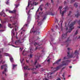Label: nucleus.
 <instances>
[{"instance_id":"f257e3e1","label":"nucleus","mask_w":80,"mask_h":80,"mask_svg":"<svg viewBox=\"0 0 80 80\" xmlns=\"http://www.w3.org/2000/svg\"><path fill=\"white\" fill-rule=\"evenodd\" d=\"M78 52H77V50L76 51H75L74 54H72L71 55H70V52H68V57H64L63 58V59L65 60V59H66V58H72L73 57V58H74L75 56H74V55H75V56H77V58H78Z\"/></svg>"},{"instance_id":"f03ea898","label":"nucleus","mask_w":80,"mask_h":80,"mask_svg":"<svg viewBox=\"0 0 80 80\" xmlns=\"http://www.w3.org/2000/svg\"><path fill=\"white\" fill-rule=\"evenodd\" d=\"M62 8L61 7H60L59 8V9L60 10V13L62 14V16H63L64 14L67 11V10H68V6H65L64 8V11H63V12L62 11Z\"/></svg>"},{"instance_id":"7ed1b4c3","label":"nucleus","mask_w":80,"mask_h":80,"mask_svg":"<svg viewBox=\"0 0 80 80\" xmlns=\"http://www.w3.org/2000/svg\"><path fill=\"white\" fill-rule=\"evenodd\" d=\"M76 22V21H75L73 22H72L70 25H69L70 29L68 32H71V31L72 30V29H74V28L73 26L74 24H75Z\"/></svg>"},{"instance_id":"20e7f679","label":"nucleus","mask_w":80,"mask_h":80,"mask_svg":"<svg viewBox=\"0 0 80 80\" xmlns=\"http://www.w3.org/2000/svg\"><path fill=\"white\" fill-rule=\"evenodd\" d=\"M3 67H4V71H3L2 72V74H4V73H5V75H7L6 72L7 71L6 67H8V65L7 64H5V65H2L1 66V69H3Z\"/></svg>"},{"instance_id":"39448f33","label":"nucleus","mask_w":80,"mask_h":80,"mask_svg":"<svg viewBox=\"0 0 80 80\" xmlns=\"http://www.w3.org/2000/svg\"><path fill=\"white\" fill-rule=\"evenodd\" d=\"M32 29H33L32 28L31 29V32H33V33H34V34H35V33H36V35H39V34H40V31H39V30H36V31H33V30H32Z\"/></svg>"},{"instance_id":"423d86ee","label":"nucleus","mask_w":80,"mask_h":80,"mask_svg":"<svg viewBox=\"0 0 80 80\" xmlns=\"http://www.w3.org/2000/svg\"><path fill=\"white\" fill-rule=\"evenodd\" d=\"M71 62V61L70 60H67L65 61H63L62 65H66L68 64V62Z\"/></svg>"},{"instance_id":"0eeeda50","label":"nucleus","mask_w":80,"mask_h":80,"mask_svg":"<svg viewBox=\"0 0 80 80\" xmlns=\"http://www.w3.org/2000/svg\"><path fill=\"white\" fill-rule=\"evenodd\" d=\"M69 38H68L67 41H66L65 43H66V47H68V45H69V43H70V42L71 41V40H69Z\"/></svg>"},{"instance_id":"6e6552de","label":"nucleus","mask_w":80,"mask_h":80,"mask_svg":"<svg viewBox=\"0 0 80 80\" xmlns=\"http://www.w3.org/2000/svg\"><path fill=\"white\" fill-rule=\"evenodd\" d=\"M60 68V66H58L56 68H53V67H51V68H53V70H54V72H56V71H57V70H58V69H59Z\"/></svg>"},{"instance_id":"1a4fd4ad","label":"nucleus","mask_w":80,"mask_h":80,"mask_svg":"<svg viewBox=\"0 0 80 80\" xmlns=\"http://www.w3.org/2000/svg\"><path fill=\"white\" fill-rule=\"evenodd\" d=\"M67 34L68 32H66V33L65 34H63L62 36V39H65V38H66L67 36Z\"/></svg>"},{"instance_id":"9d476101","label":"nucleus","mask_w":80,"mask_h":80,"mask_svg":"<svg viewBox=\"0 0 80 80\" xmlns=\"http://www.w3.org/2000/svg\"><path fill=\"white\" fill-rule=\"evenodd\" d=\"M20 43H22V42H21L20 40H17L15 42V44L16 45H17L18 44H19Z\"/></svg>"},{"instance_id":"9b49d317","label":"nucleus","mask_w":80,"mask_h":80,"mask_svg":"<svg viewBox=\"0 0 80 80\" xmlns=\"http://www.w3.org/2000/svg\"><path fill=\"white\" fill-rule=\"evenodd\" d=\"M0 15H1V16H2V15H4L3 17H5L6 16L5 12H3V11H2V12H0Z\"/></svg>"},{"instance_id":"f8f14e48","label":"nucleus","mask_w":80,"mask_h":80,"mask_svg":"<svg viewBox=\"0 0 80 80\" xmlns=\"http://www.w3.org/2000/svg\"><path fill=\"white\" fill-rule=\"evenodd\" d=\"M61 60V58H60V59H59L56 62H55L53 64H56V63H57V64L58 63H59L60 62Z\"/></svg>"},{"instance_id":"ddd939ff","label":"nucleus","mask_w":80,"mask_h":80,"mask_svg":"<svg viewBox=\"0 0 80 80\" xmlns=\"http://www.w3.org/2000/svg\"><path fill=\"white\" fill-rule=\"evenodd\" d=\"M16 10H13V11H9V13H16Z\"/></svg>"},{"instance_id":"4468645a","label":"nucleus","mask_w":80,"mask_h":80,"mask_svg":"<svg viewBox=\"0 0 80 80\" xmlns=\"http://www.w3.org/2000/svg\"><path fill=\"white\" fill-rule=\"evenodd\" d=\"M28 66H26V67H24V69H25V70H30V68H28Z\"/></svg>"},{"instance_id":"2eb2a0df","label":"nucleus","mask_w":80,"mask_h":80,"mask_svg":"<svg viewBox=\"0 0 80 80\" xmlns=\"http://www.w3.org/2000/svg\"><path fill=\"white\" fill-rule=\"evenodd\" d=\"M77 12V14H76L75 15V16L77 18H78V17L79 16H80V14L79 13V12H78V11Z\"/></svg>"},{"instance_id":"dca6fc26","label":"nucleus","mask_w":80,"mask_h":80,"mask_svg":"<svg viewBox=\"0 0 80 80\" xmlns=\"http://www.w3.org/2000/svg\"><path fill=\"white\" fill-rule=\"evenodd\" d=\"M30 16H28V19H27V22L28 23H29L30 22Z\"/></svg>"},{"instance_id":"f3484780","label":"nucleus","mask_w":80,"mask_h":80,"mask_svg":"<svg viewBox=\"0 0 80 80\" xmlns=\"http://www.w3.org/2000/svg\"><path fill=\"white\" fill-rule=\"evenodd\" d=\"M43 6V4H41L39 8H40V10L41 11H42V7Z\"/></svg>"},{"instance_id":"a211bd4d","label":"nucleus","mask_w":80,"mask_h":80,"mask_svg":"<svg viewBox=\"0 0 80 80\" xmlns=\"http://www.w3.org/2000/svg\"><path fill=\"white\" fill-rule=\"evenodd\" d=\"M12 34H13V36H14L15 32H14V29H12Z\"/></svg>"},{"instance_id":"6ab92c4d","label":"nucleus","mask_w":80,"mask_h":80,"mask_svg":"<svg viewBox=\"0 0 80 80\" xmlns=\"http://www.w3.org/2000/svg\"><path fill=\"white\" fill-rule=\"evenodd\" d=\"M74 6L76 8H77V7H78L77 3V2H75V3L74 4Z\"/></svg>"},{"instance_id":"aec40b11","label":"nucleus","mask_w":80,"mask_h":80,"mask_svg":"<svg viewBox=\"0 0 80 80\" xmlns=\"http://www.w3.org/2000/svg\"><path fill=\"white\" fill-rule=\"evenodd\" d=\"M41 65H40V64H38V65H36V68H39V67H41Z\"/></svg>"},{"instance_id":"412c9836","label":"nucleus","mask_w":80,"mask_h":80,"mask_svg":"<svg viewBox=\"0 0 80 80\" xmlns=\"http://www.w3.org/2000/svg\"><path fill=\"white\" fill-rule=\"evenodd\" d=\"M17 23V21H14V23H12L13 25H15Z\"/></svg>"},{"instance_id":"4be33fe9","label":"nucleus","mask_w":80,"mask_h":80,"mask_svg":"<svg viewBox=\"0 0 80 80\" xmlns=\"http://www.w3.org/2000/svg\"><path fill=\"white\" fill-rule=\"evenodd\" d=\"M10 59L11 62H13V58H12V57H10Z\"/></svg>"},{"instance_id":"5701e85b","label":"nucleus","mask_w":80,"mask_h":80,"mask_svg":"<svg viewBox=\"0 0 80 80\" xmlns=\"http://www.w3.org/2000/svg\"><path fill=\"white\" fill-rule=\"evenodd\" d=\"M42 24V22L41 21H40V22H38V25L40 26H41V25Z\"/></svg>"},{"instance_id":"b1692460","label":"nucleus","mask_w":80,"mask_h":80,"mask_svg":"<svg viewBox=\"0 0 80 80\" xmlns=\"http://www.w3.org/2000/svg\"><path fill=\"white\" fill-rule=\"evenodd\" d=\"M78 23L79 24L80 27H78V28H80V20H79L78 22Z\"/></svg>"},{"instance_id":"393cba45","label":"nucleus","mask_w":80,"mask_h":80,"mask_svg":"<svg viewBox=\"0 0 80 80\" xmlns=\"http://www.w3.org/2000/svg\"><path fill=\"white\" fill-rule=\"evenodd\" d=\"M30 58H32V56H33V54H30L29 55Z\"/></svg>"},{"instance_id":"a878e982","label":"nucleus","mask_w":80,"mask_h":80,"mask_svg":"<svg viewBox=\"0 0 80 80\" xmlns=\"http://www.w3.org/2000/svg\"><path fill=\"white\" fill-rule=\"evenodd\" d=\"M4 54L6 56H9L10 55L9 54H8V53H4Z\"/></svg>"},{"instance_id":"bb28decb","label":"nucleus","mask_w":80,"mask_h":80,"mask_svg":"<svg viewBox=\"0 0 80 80\" xmlns=\"http://www.w3.org/2000/svg\"><path fill=\"white\" fill-rule=\"evenodd\" d=\"M47 18L46 16H44V18H43V19L42 20V21H43L44 19H46Z\"/></svg>"},{"instance_id":"cd10ccee","label":"nucleus","mask_w":80,"mask_h":80,"mask_svg":"<svg viewBox=\"0 0 80 80\" xmlns=\"http://www.w3.org/2000/svg\"><path fill=\"white\" fill-rule=\"evenodd\" d=\"M8 26L9 27H10V28H12L13 27H11V24H8Z\"/></svg>"},{"instance_id":"c85d7f7f","label":"nucleus","mask_w":80,"mask_h":80,"mask_svg":"<svg viewBox=\"0 0 80 80\" xmlns=\"http://www.w3.org/2000/svg\"><path fill=\"white\" fill-rule=\"evenodd\" d=\"M78 30H77L75 32V33L74 34L75 35H76V34H78Z\"/></svg>"},{"instance_id":"c756f323","label":"nucleus","mask_w":80,"mask_h":80,"mask_svg":"<svg viewBox=\"0 0 80 80\" xmlns=\"http://www.w3.org/2000/svg\"><path fill=\"white\" fill-rule=\"evenodd\" d=\"M75 0H71V3H73V2H75Z\"/></svg>"},{"instance_id":"7c9ffc66","label":"nucleus","mask_w":80,"mask_h":80,"mask_svg":"<svg viewBox=\"0 0 80 80\" xmlns=\"http://www.w3.org/2000/svg\"><path fill=\"white\" fill-rule=\"evenodd\" d=\"M40 39V38H39L38 37H37V39L34 40V41H37V40H38V39Z\"/></svg>"},{"instance_id":"2f4dec72","label":"nucleus","mask_w":80,"mask_h":80,"mask_svg":"<svg viewBox=\"0 0 80 80\" xmlns=\"http://www.w3.org/2000/svg\"><path fill=\"white\" fill-rule=\"evenodd\" d=\"M16 66H17V65H15L14 64L13 66V68H14L15 67H16Z\"/></svg>"},{"instance_id":"473e14b6","label":"nucleus","mask_w":80,"mask_h":80,"mask_svg":"<svg viewBox=\"0 0 80 80\" xmlns=\"http://www.w3.org/2000/svg\"><path fill=\"white\" fill-rule=\"evenodd\" d=\"M37 62H38L37 60H36V61H35V62L34 63V65H36V64Z\"/></svg>"},{"instance_id":"72a5a7b5","label":"nucleus","mask_w":80,"mask_h":80,"mask_svg":"<svg viewBox=\"0 0 80 80\" xmlns=\"http://www.w3.org/2000/svg\"><path fill=\"white\" fill-rule=\"evenodd\" d=\"M45 15L47 16V15H48V12H45Z\"/></svg>"},{"instance_id":"f704fd0d","label":"nucleus","mask_w":80,"mask_h":80,"mask_svg":"<svg viewBox=\"0 0 80 80\" xmlns=\"http://www.w3.org/2000/svg\"><path fill=\"white\" fill-rule=\"evenodd\" d=\"M50 58H49V59H48V60H47V61L49 63H50Z\"/></svg>"},{"instance_id":"c9c22d12","label":"nucleus","mask_w":80,"mask_h":80,"mask_svg":"<svg viewBox=\"0 0 80 80\" xmlns=\"http://www.w3.org/2000/svg\"><path fill=\"white\" fill-rule=\"evenodd\" d=\"M38 45V43H37V42H35L34 43V45L35 46H36V45Z\"/></svg>"},{"instance_id":"e433bc0d","label":"nucleus","mask_w":80,"mask_h":80,"mask_svg":"<svg viewBox=\"0 0 80 80\" xmlns=\"http://www.w3.org/2000/svg\"><path fill=\"white\" fill-rule=\"evenodd\" d=\"M15 6L16 8H18V5L17 4H15Z\"/></svg>"},{"instance_id":"4c0bfd02","label":"nucleus","mask_w":80,"mask_h":80,"mask_svg":"<svg viewBox=\"0 0 80 80\" xmlns=\"http://www.w3.org/2000/svg\"><path fill=\"white\" fill-rule=\"evenodd\" d=\"M37 19H38V20H39V19H40V17H39V16H38Z\"/></svg>"},{"instance_id":"58836bf2","label":"nucleus","mask_w":80,"mask_h":80,"mask_svg":"<svg viewBox=\"0 0 80 80\" xmlns=\"http://www.w3.org/2000/svg\"><path fill=\"white\" fill-rule=\"evenodd\" d=\"M30 4V3L29 2H28V7H29V6Z\"/></svg>"},{"instance_id":"ea45409f","label":"nucleus","mask_w":80,"mask_h":80,"mask_svg":"<svg viewBox=\"0 0 80 80\" xmlns=\"http://www.w3.org/2000/svg\"><path fill=\"white\" fill-rule=\"evenodd\" d=\"M12 18V17H10V21L12 22V21L11 19Z\"/></svg>"},{"instance_id":"a19ab883","label":"nucleus","mask_w":80,"mask_h":80,"mask_svg":"<svg viewBox=\"0 0 80 80\" xmlns=\"http://www.w3.org/2000/svg\"><path fill=\"white\" fill-rule=\"evenodd\" d=\"M50 15H51V16H54V14L52 12H51V14H50Z\"/></svg>"},{"instance_id":"79ce46f5","label":"nucleus","mask_w":80,"mask_h":80,"mask_svg":"<svg viewBox=\"0 0 80 80\" xmlns=\"http://www.w3.org/2000/svg\"><path fill=\"white\" fill-rule=\"evenodd\" d=\"M72 12L71 11H69V13L68 14V16H70V15L71 13Z\"/></svg>"},{"instance_id":"37998d69","label":"nucleus","mask_w":80,"mask_h":80,"mask_svg":"<svg viewBox=\"0 0 80 80\" xmlns=\"http://www.w3.org/2000/svg\"><path fill=\"white\" fill-rule=\"evenodd\" d=\"M57 80H61V78H57Z\"/></svg>"},{"instance_id":"c03bdc74","label":"nucleus","mask_w":80,"mask_h":80,"mask_svg":"<svg viewBox=\"0 0 80 80\" xmlns=\"http://www.w3.org/2000/svg\"><path fill=\"white\" fill-rule=\"evenodd\" d=\"M49 4L48 3H47V4H46V6H48Z\"/></svg>"},{"instance_id":"a18cd8bd","label":"nucleus","mask_w":80,"mask_h":80,"mask_svg":"<svg viewBox=\"0 0 80 80\" xmlns=\"http://www.w3.org/2000/svg\"><path fill=\"white\" fill-rule=\"evenodd\" d=\"M37 49H38V47H36V48L35 50H37Z\"/></svg>"},{"instance_id":"49530a36","label":"nucleus","mask_w":80,"mask_h":80,"mask_svg":"<svg viewBox=\"0 0 80 80\" xmlns=\"http://www.w3.org/2000/svg\"><path fill=\"white\" fill-rule=\"evenodd\" d=\"M2 55H1V54H0V59L1 58H2Z\"/></svg>"},{"instance_id":"de8ad7c7","label":"nucleus","mask_w":80,"mask_h":80,"mask_svg":"<svg viewBox=\"0 0 80 80\" xmlns=\"http://www.w3.org/2000/svg\"><path fill=\"white\" fill-rule=\"evenodd\" d=\"M34 68H31V69L32 70H34Z\"/></svg>"},{"instance_id":"09e8293b","label":"nucleus","mask_w":80,"mask_h":80,"mask_svg":"<svg viewBox=\"0 0 80 80\" xmlns=\"http://www.w3.org/2000/svg\"><path fill=\"white\" fill-rule=\"evenodd\" d=\"M39 11V8H38V9L37 12H38V11Z\"/></svg>"},{"instance_id":"8fccbe9b","label":"nucleus","mask_w":80,"mask_h":80,"mask_svg":"<svg viewBox=\"0 0 80 80\" xmlns=\"http://www.w3.org/2000/svg\"><path fill=\"white\" fill-rule=\"evenodd\" d=\"M61 26L62 28V23H61Z\"/></svg>"},{"instance_id":"3c124183","label":"nucleus","mask_w":80,"mask_h":80,"mask_svg":"<svg viewBox=\"0 0 80 80\" xmlns=\"http://www.w3.org/2000/svg\"><path fill=\"white\" fill-rule=\"evenodd\" d=\"M68 50H70V48H68Z\"/></svg>"},{"instance_id":"603ef678","label":"nucleus","mask_w":80,"mask_h":80,"mask_svg":"<svg viewBox=\"0 0 80 80\" xmlns=\"http://www.w3.org/2000/svg\"><path fill=\"white\" fill-rule=\"evenodd\" d=\"M3 31H4L3 30H0V32H2Z\"/></svg>"},{"instance_id":"864d4df0","label":"nucleus","mask_w":80,"mask_h":80,"mask_svg":"<svg viewBox=\"0 0 80 80\" xmlns=\"http://www.w3.org/2000/svg\"><path fill=\"white\" fill-rule=\"evenodd\" d=\"M51 30H52V32H53L54 30H53V29L52 28V29H51Z\"/></svg>"},{"instance_id":"5fc2aeb1","label":"nucleus","mask_w":80,"mask_h":80,"mask_svg":"<svg viewBox=\"0 0 80 80\" xmlns=\"http://www.w3.org/2000/svg\"><path fill=\"white\" fill-rule=\"evenodd\" d=\"M6 4H9L8 1H7V2H6Z\"/></svg>"},{"instance_id":"6e6d98bb","label":"nucleus","mask_w":80,"mask_h":80,"mask_svg":"<svg viewBox=\"0 0 80 80\" xmlns=\"http://www.w3.org/2000/svg\"><path fill=\"white\" fill-rule=\"evenodd\" d=\"M26 62L28 63L29 62V60H26Z\"/></svg>"},{"instance_id":"4d7b16f0","label":"nucleus","mask_w":80,"mask_h":80,"mask_svg":"<svg viewBox=\"0 0 80 80\" xmlns=\"http://www.w3.org/2000/svg\"><path fill=\"white\" fill-rule=\"evenodd\" d=\"M64 73H63V75H62V76L63 77V78H64Z\"/></svg>"},{"instance_id":"13d9d810","label":"nucleus","mask_w":80,"mask_h":80,"mask_svg":"<svg viewBox=\"0 0 80 80\" xmlns=\"http://www.w3.org/2000/svg\"><path fill=\"white\" fill-rule=\"evenodd\" d=\"M32 73H37V72H32Z\"/></svg>"},{"instance_id":"bf43d9fd","label":"nucleus","mask_w":80,"mask_h":80,"mask_svg":"<svg viewBox=\"0 0 80 80\" xmlns=\"http://www.w3.org/2000/svg\"><path fill=\"white\" fill-rule=\"evenodd\" d=\"M68 27H67V28H66V30L67 31V30H68Z\"/></svg>"},{"instance_id":"052dcab7","label":"nucleus","mask_w":80,"mask_h":80,"mask_svg":"<svg viewBox=\"0 0 80 80\" xmlns=\"http://www.w3.org/2000/svg\"><path fill=\"white\" fill-rule=\"evenodd\" d=\"M69 68H71L72 67V66H69Z\"/></svg>"},{"instance_id":"680f3d73","label":"nucleus","mask_w":80,"mask_h":80,"mask_svg":"<svg viewBox=\"0 0 80 80\" xmlns=\"http://www.w3.org/2000/svg\"><path fill=\"white\" fill-rule=\"evenodd\" d=\"M65 68V67H63V68H62V70H63V69H64Z\"/></svg>"},{"instance_id":"e2e57ef3","label":"nucleus","mask_w":80,"mask_h":80,"mask_svg":"<svg viewBox=\"0 0 80 80\" xmlns=\"http://www.w3.org/2000/svg\"><path fill=\"white\" fill-rule=\"evenodd\" d=\"M2 26V24H0V27L1 28Z\"/></svg>"},{"instance_id":"0e129e2a","label":"nucleus","mask_w":80,"mask_h":80,"mask_svg":"<svg viewBox=\"0 0 80 80\" xmlns=\"http://www.w3.org/2000/svg\"><path fill=\"white\" fill-rule=\"evenodd\" d=\"M56 22H58V21L57 19H56Z\"/></svg>"},{"instance_id":"69168bd1","label":"nucleus","mask_w":80,"mask_h":80,"mask_svg":"<svg viewBox=\"0 0 80 80\" xmlns=\"http://www.w3.org/2000/svg\"><path fill=\"white\" fill-rule=\"evenodd\" d=\"M45 80H48L47 78H45Z\"/></svg>"},{"instance_id":"338daca9","label":"nucleus","mask_w":80,"mask_h":80,"mask_svg":"<svg viewBox=\"0 0 80 80\" xmlns=\"http://www.w3.org/2000/svg\"><path fill=\"white\" fill-rule=\"evenodd\" d=\"M52 2H53V0H51Z\"/></svg>"},{"instance_id":"774afa93","label":"nucleus","mask_w":80,"mask_h":80,"mask_svg":"<svg viewBox=\"0 0 80 80\" xmlns=\"http://www.w3.org/2000/svg\"><path fill=\"white\" fill-rule=\"evenodd\" d=\"M24 51H23V52H22V54H23V53H24Z\"/></svg>"}]
</instances>
